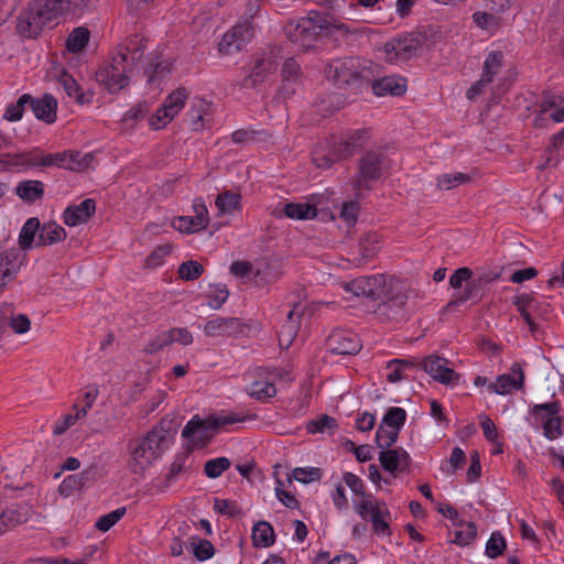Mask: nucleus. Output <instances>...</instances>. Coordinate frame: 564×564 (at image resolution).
Masks as SVG:
<instances>
[{"label": "nucleus", "mask_w": 564, "mask_h": 564, "mask_svg": "<svg viewBox=\"0 0 564 564\" xmlns=\"http://www.w3.org/2000/svg\"><path fill=\"white\" fill-rule=\"evenodd\" d=\"M91 0H35L18 17V32L29 39L37 37L51 23L63 15H79Z\"/></svg>", "instance_id": "obj_1"}, {"label": "nucleus", "mask_w": 564, "mask_h": 564, "mask_svg": "<svg viewBox=\"0 0 564 564\" xmlns=\"http://www.w3.org/2000/svg\"><path fill=\"white\" fill-rule=\"evenodd\" d=\"M286 37L300 48L307 50L314 45L318 36H346L350 33L347 24L328 13L311 10L306 17L290 20L284 26Z\"/></svg>", "instance_id": "obj_2"}, {"label": "nucleus", "mask_w": 564, "mask_h": 564, "mask_svg": "<svg viewBox=\"0 0 564 564\" xmlns=\"http://www.w3.org/2000/svg\"><path fill=\"white\" fill-rule=\"evenodd\" d=\"M165 421L154 426L144 437L131 442L129 447L131 458L129 469L133 474H142L151 464L162 455L167 446L170 436L169 427H165Z\"/></svg>", "instance_id": "obj_3"}, {"label": "nucleus", "mask_w": 564, "mask_h": 564, "mask_svg": "<svg viewBox=\"0 0 564 564\" xmlns=\"http://www.w3.org/2000/svg\"><path fill=\"white\" fill-rule=\"evenodd\" d=\"M256 417V414L241 416L234 412L223 415H209L206 419H200L198 415H195L184 426L182 436L203 447L214 436L212 431H216L228 424L254 420Z\"/></svg>", "instance_id": "obj_4"}, {"label": "nucleus", "mask_w": 564, "mask_h": 564, "mask_svg": "<svg viewBox=\"0 0 564 564\" xmlns=\"http://www.w3.org/2000/svg\"><path fill=\"white\" fill-rule=\"evenodd\" d=\"M325 74L327 79L338 88L359 89L364 82H370L368 70L361 66L358 57L333 59L325 67Z\"/></svg>", "instance_id": "obj_5"}, {"label": "nucleus", "mask_w": 564, "mask_h": 564, "mask_svg": "<svg viewBox=\"0 0 564 564\" xmlns=\"http://www.w3.org/2000/svg\"><path fill=\"white\" fill-rule=\"evenodd\" d=\"M389 166L390 160L383 148L366 151L357 163L354 188L357 191L370 189Z\"/></svg>", "instance_id": "obj_6"}, {"label": "nucleus", "mask_w": 564, "mask_h": 564, "mask_svg": "<svg viewBox=\"0 0 564 564\" xmlns=\"http://www.w3.org/2000/svg\"><path fill=\"white\" fill-rule=\"evenodd\" d=\"M132 67L126 64L123 55H113L110 63L105 64L96 72L97 82L111 93H118L129 84L128 73Z\"/></svg>", "instance_id": "obj_7"}, {"label": "nucleus", "mask_w": 564, "mask_h": 564, "mask_svg": "<svg viewBox=\"0 0 564 564\" xmlns=\"http://www.w3.org/2000/svg\"><path fill=\"white\" fill-rule=\"evenodd\" d=\"M422 46V37L417 33L398 35L384 44L386 59L389 63H401L416 55Z\"/></svg>", "instance_id": "obj_8"}, {"label": "nucleus", "mask_w": 564, "mask_h": 564, "mask_svg": "<svg viewBox=\"0 0 564 564\" xmlns=\"http://www.w3.org/2000/svg\"><path fill=\"white\" fill-rule=\"evenodd\" d=\"M389 278L384 274L360 276L348 282L345 289L355 296H365L371 302H378L379 300L387 299L386 292Z\"/></svg>", "instance_id": "obj_9"}, {"label": "nucleus", "mask_w": 564, "mask_h": 564, "mask_svg": "<svg viewBox=\"0 0 564 564\" xmlns=\"http://www.w3.org/2000/svg\"><path fill=\"white\" fill-rule=\"evenodd\" d=\"M26 262V253L17 247L0 251V294L13 282Z\"/></svg>", "instance_id": "obj_10"}, {"label": "nucleus", "mask_w": 564, "mask_h": 564, "mask_svg": "<svg viewBox=\"0 0 564 564\" xmlns=\"http://www.w3.org/2000/svg\"><path fill=\"white\" fill-rule=\"evenodd\" d=\"M253 36L250 22L238 23L224 34L218 50L224 55H231L243 50Z\"/></svg>", "instance_id": "obj_11"}, {"label": "nucleus", "mask_w": 564, "mask_h": 564, "mask_svg": "<svg viewBox=\"0 0 564 564\" xmlns=\"http://www.w3.org/2000/svg\"><path fill=\"white\" fill-rule=\"evenodd\" d=\"M97 397L98 389L96 387H88V389L83 393V405H79V403L77 402L74 403V413H68L64 415L62 420L55 422L53 427V434L62 435L77 421L84 419L87 415L88 411L93 408Z\"/></svg>", "instance_id": "obj_12"}, {"label": "nucleus", "mask_w": 564, "mask_h": 564, "mask_svg": "<svg viewBox=\"0 0 564 564\" xmlns=\"http://www.w3.org/2000/svg\"><path fill=\"white\" fill-rule=\"evenodd\" d=\"M279 67L273 51L264 53L258 58L250 69V73L239 83L240 88L253 89L262 84L267 77L273 74Z\"/></svg>", "instance_id": "obj_13"}, {"label": "nucleus", "mask_w": 564, "mask_h": 564, "mask_svg": "<svg viewBox=\"0 0 564 564\" xmlns=\"http://www.w3.org/2000/svg\"><path fill=\"white\" fill-rule=\"evenodd\" d=\"M328 351L334 355H356L362 345L358 337L349 330H334L326 340Z\"/></svg>", "instance_id": "obj_14"}, {"label": "nucleus", "mask_w": 564, "mask_h": 564, "mask_svg": "<svg viewBox=\"0 0 564 564\" xmlns=\"http://www.w3.org/2000/svg\"><path fill=\"white\" fill-rule=\"evenodd\" d=\"M422 367L434 380L444 384H456L459 375L448 367V360L431 355L422 361Z\"/></svg>", "instance_id": "obj_15"}, {"label": "nucleus", "mask_w": 564, "mask_h": 564, "mask_svg": "<svg viewBox=\"0 0 564 564\" xmlns=\"http://www.w3.org/2000/svg\"><path fill=\"white\" fill-rule=\"evenodd\" d=\"M378 459L381 467L393 476H397L398 473L409 471L411 465V457L403 447L382 449Z\"/></svg>", "instance_id": "obj_16"}, {"label": "nucleus", "mask_w": 564, "mask_h": 564, "mask_svg": "<svg viewBox=\"0 0 564 564\" xmlns=\"http://www.w3.org/2000/svg\"><path fill=\"white\" fill-rule=\"evenodd\" d=\"M379 250L380 236L377 232H368L359 239L357 250L351 251L350 261L355 265L361 267L368 263Z\"/></svg>", "instance_id": "obj_17"}, {"label": "nucleus", "mask_w": 564, "mask_h": 564, "mask_svg": "<svg viewBox=\"0 0 564 564\" xmlns=\"http://www.w3.org/2000/svg\"><path fill=\"white\" fill-rule=\"evenodd\" d=\"M511 371L513 375H517V377H511L510 375L506 373L498 376L496 382L488 386V390L490 392L503 395L510 393L513 389H522L524 384V372L521 366L519 364H513Z\"/></svg>", "instance_id": "obj_18"}, {"label": "nucleus", "mask_w": 564, "mask_h": 564, "mask_svg": "<svg viewBox=\"0 0 564 564\" xmlns=\"http://www.w3.org/2000/svg\"><path fill=\"white\" fill-rule=\"evenodd\" d=\"M95 212L96 202L91 198H86L78 205L68 206L63 213V221L69 227L86 224Z\"/></svg>", "instance_id": "obj_19"}, {"label": "nucleus", "mask_w": 564, "mask_h": 564, "mask_svg": "<svg viewBox=\"0 0 564 564\" xmlns=\"http://www.w3.org/2000/svg\"><path fill=\"white\" fill-rule=\"evenodd\" d=\"M242 330V323L237 317H221L209 319L204 326L206 336H231Z\"/></svg>", "instance_id": "obj_20"}, {"label": "nucleus", "mask_w": 564, "mask_h": 564, "mask_svg": "<svg viewBox=\"0 0 564 564\" xmlns=\"http://www.w3.org/2000/svg\"><path fill=\"white\" fill-rule=\"evenodd\" d=\"M29 106L36 119L45 123H53L56 120L57 100L50 94L43 95L41 98L31 96Z\"/></svg>", "instance_id": "obj_21"}, {"label": "nucleus", "mask_w": 564, "mask_h": 564, "mask_svg": "<svg viewBox=\"0 0 564 564\" xmlns=\"http://www.w3.org/2000/svg\"><path fill=\"white\" fill-rule=\"evenodd\" d=\"M79 153L72 151L55 152L44 154L41 163L42 167H58L70 171H79L83 164L78 160Z\"/></svg>", "instance_id": "obj_22"}, {"label": "nucleus", "mask_w": 564, "mask_h": 564, "mask_svg": "<svg viewBox=\"0 0 564 564\" xmlns=\"http://www.w3.org/2000/svg\"><path fill=\"white\" fill-rule=\"evenodd\" d=\"M144 42L145 40L142 35L133 34L118 46L116 55H123L126 57V64L133 67L144 54Z\"/></svg>", "instance_id": "obj_23"}, {"label": "nucleus", "mask_w": 564, "mask_h": 564, "mask_svg": "<svg viewBox=\"0 0 564 564\" xmlns=\"http://www.w3.org/2000/svg\"><path fill=\"white\" fill-rule=\"evenodd\" d=\"M368 141V130L359 129L352 131L346 139L335 145L338 156L341 160L349 158L360 149H362Z\"/></svg>", "instance_id": "obj_24"}, {"label": "nucleus", "mask_w": 564, "mask_h": 564, "mask_svg": "<svg viewBox=\"0 0 564 564\" xmlns=\"http://www.w3.org/2000/svg\"><path fill=\"white\" fill-rule=\"evenodd\" d=\"M371 87L377 96H402L406 90V82L402 77L386 76L373 80Z\"/></svg>", "instance_id": "obj_25"}, {"label": "nucleus", "mask_w": 564, "mask_h": 564, "mask_svg": "<svg viewBox=\"0 0 564 564\" xmlns=\"http://www.w3.org/2000/svg\"><path fill=\"white\" fill-rule=\"evenodd\" d=\"M66 230L58 224L50 221L40 227L35 247L52 246L66 239Z\"/></svg>", "instance_id": "obj_26"}, {"label": "nucleus", "mask_w": 564, "mask_h": 564, "mask_svg": "<svg viewBox=\"0 0 564 564\" xmlns=\"http://www.w3.org/2000/svg\"><path fill=\"white\" fill-rule=\"evenodd\" d=\"M15 194L26 203H34L44 196V184L41 181L29 180L19 182Z\"/></svg>", "instance_id": "obj_27"}, {"label": "nucleus", "mask_w": 564, "mask_h": 564, "mask_svg": "<svg viewBox=\"0 0 564 564\" xmlns=\"http://www.w3.org/2000/svg\"><path fill=\"white\" fill-rule=\"evenodd\" d=\"M59 83L65 93L76 100L79 105L91 102L93 94H85L76 79L67 72H63L59 76Z\"/></svg>", "instance_id": "obj_28"}, {"label": "nucleus", "mask_w": 564, "mask_h": 564, "mask_svg": "<svg viewBox=\"0 0 564 564\" xmlns=\"http://www.w3.org/2000/svg\"><path fill=\"white\" fill-rule=\"evenodd\" d=\"M41 223L36 217L29 218L19 235V247L24 253L35 246V237L40 234Z\"/></svg>", "instance_id": "obj_29"}, {"label": "nucleus", "mask_w": 564, "mask_h": 564, "mask_svg": "<svg viewBox=\"0 0 564 564\" xmlns=\"http://www.w3.org/2000/svg\"><path fill=\"white\" fill-rule=\"evenodd\" d=\"M187 97L188 93L183 87L171 93L161 106L163 117H175L183 109Z\"/></svg>", "instance_id": "obj_30"}, {"label": "nucleus", "mask_w": 564, "mask_h": 564, "mask_svg": "<svg viewBox=\"0 0 564 564\" xmlns=\"http://www.w3.org/2000/svg\"><path fill=\"white\" fill-rule=\"evenodd\" d=\"M29 519V508L26 506H11L0 513V522L4 530L14 528Z\"/></svg>", "instance_id": "obj_31"}, {"label": "nucleus", "mask_w": 564, "mask_h": 564, "mask_svg": "<svg viewBox=\"0 0 564 564\" xmlns=\"http://www.w3.org/2000/svg\"><path fill=\"white\" fill-rule=\"evenodd\" d=\"M248 394L259 401H268L276 394V388L273 381H270L265 377H259L254 380L247 389Z\"/></svg>", "instance_id": "obj_32"}, {"label": "nucleus", "mask_w": 564, "mask_h": 564, "mask_svg": "<svg viewBox=\"0 0 564 564\" xmlns=\"http://www.w3.org/2000/svg\"><path fill=\"white\" fill-rule=\"evenodd\" d=\"M386 295L387 299L379 300L378 302L387 305L388 308L394 313L401 311L408 302V294L404 291L395 289L392 278H389L387 283Z\"/></svg>", "instance_id": "obj_33"}, {"label": "nucleus", "mask_w": 564, "mask_h": 564, "mask_svg": "<svg viewBox=\"0 0 564 564\" xmlns=\"http://www.w3.org/2000/svg\"><path fill=\"white\" fill-rule=\"evenodd\" d=\"M252 541L256 547L271 546L275 541L272 525L267 521H259L252 530Z\"/></svg>", "instance_id": "obj_34"}, {"label": "nucleus", "mask_w": 564, "mask_h": 564, "mask_svg": "<svg viewBox=\"0 0 564 564\" xmlns=\"http://www.w3.org/2000/svg\"><path fill=\"white\" fill-rule=\"evenodd\" d=\"M317 208L307 203H289L284 206V215L291 219L306 220L317 217Z\"/></svg>", "instance_id": "obj_35"}, {"label": "nucleus", "mask_w": 564, "mask_h": 564, "mask_svg": "<svg viewBox=\"0 0 564 564\" xmlns=\"http://www.w3.org/2000/svg\"><path fill=\"white\" fill-rule=\"evenodd\" d=\"M503 66V54L500 51L490 52L482 66L481 78L482 82L491 83L494 77L499 74Z\"/></svg>", "instance_id": "obj_36"}, {"label": "nucleus", "mask_w": 564, "mask_h": 564, "mask_svg": "<svg viewBox=\"0 0 564 564\" xmlns=\"http://www.w3.org/2000/svg\"><path fill=\"white\" fill-rule=\"evenodd\" d=\"M337 427L336 419L328 414H323L315 420L308 421L306 424V430L310 434L328 433L332 435Z\"/></svg>", "instance_id": "obj_37"}, {"label": "nucleus", "mask_w": 564, "mask_h": 564, "mask_svg": "<svg viewBox=\"0 0 564 564\" xmlns=\"http://www.w3.org/2000/svg\"><path fill=\"white\" fill-rule=\"evenodd\" d=\"M90 33L84 26L75 28L66 40V47L70 53L82 52L88 44Z\"/></svg>", "instance_id": "obj_38"}, {"label": "nucleus", "mask_w": 564, "mask_h": 564, "mask_svg": "<svg viewBox=\"0 0 564 564\" xmlns=\"http://www.w3.org/2000/svg\"><path fill=\"white\" fill-rule=\"evenodd\" d=\"M489 281V279L479 278L468 282L463 293L457 296L454 303H462L469 300L479 301L484 294V285Z\"/></svg>", "instance_id": "obj_39"}, {"label": "nucleus", "mask_w": 564, "mask_h": 564, "mask_svg": "<svg viewBox=\"0 0 564 564\" xmlns=\"http://www.w3.org/2000/svg\"><path fill=\"white\" fill-rule=\"evenodd\" d=\"M470 181V176L466 173H444L436 178L437 187L443 191H449Z\"/></svg>", "instance_id": "obj_40"}, {"label": "nucleus", "mask_w": 564, "mask_h": 564, "mask_svg": "<svg viewBox=\"0 0 564 564\" xmlns=\"http://www.w3.org/2000/svg\"><path fill=\"white\" fill-rule=\"evenodd\" d=\"M171 70V63L166 61H151L144 70V75L148 77V82L152 84L163 79Z\"/></svg>", "instance_id": "obj_41"}, {"label": "nucleus", "mask_w": 564, "mask_h": 564, "mask_svg": "<svg viewBox=\"0 0 564 564\" xmlns=\"http://www.w3.org/2000/svg\"><path fill=\"white\" fill-rule=\"evenodd\" d=\"M29 100H31L30 94H24L19 97L15 102L9 104L6 108L3 119L10 122H15L22 119L25 106H29Z\"/></svg>", "instance_id": "obj_42"}, {"label": "nucleus", "mask_w": 564, "mask_h": 564, "mask_svg": "<svg viewBox=\"0 0 564 564\" xmlns=\"http://www.w3.org/2000/svg\"><path fill=\"white\" fill-rule=\"evenodd\" d=\"M406 420V412L402 408H390L382 419L381 425L400 432Z\"/></svg>", "instance_id": "obj_43"}, {"label": "nucleus", "mask_w": 564, "mask_h": 564, "mask_svg": "<svg viewBox=\"0 0 564 564\" xmlns=\"http://www.w3.org/2000/svg\"><path fill=\"white\" fill-rule=\"evenodd\" d=\"M240 198L239 194L226 191L217 196L215 204L219 213L231 214L239 208Z\"/></svg>", "instance_id": "obj_44"}, {"label": "nucleus", "mask_w": 564, "mask_h": 564, "mask_svg": "<svg viewBox=\"0 0 564 564\" xmlns=\"http://www.w3.org/2000/svg\"><path fill=\"white\" fill-rule=\"evenodd\" d=\"M498 12L492 11H478L473 14L475 24L484 30L497 29L501 24V18Z\"/></svg>", "instance_id": "obj_45"}, {"label": "nucleus", "mask_w": 564, "mask_h": 564, "mask_svg": "<svg viewBox=\"0 0 564 564\" xmlns=\"http://www.w3.org/2000/svg\"><path fill=\"white\" fill-rule=\"evenodd\" d=\"M229 296V291L226 284H214L209 285V291L207 293L208 305L213 310H219L223 304L227 301Z\"/></svg>", "instance_id": "obj_46"}, {"label": "nucleus", "mask_w": 564, "mask_h": 564, "mask_svg": "<svg viewBox=\"0 0 564 564\" xmlns=\"http://www.w3.org/2000/svg\"><path fill=\"white\" fill-rule=\"evenodd\" d=\"M191 545L193 547L194 556L198 561H206L215 554V547L210 541L200 539L198 536L192 538Z\"/></svg>", "instance_id": "obj_47"}, {"label": "nucleus", "mask_w": 564, "mask_h": 564, "mask_svg": "<svg viewBox=\"0 0 564 564\" xmlns=\"http://www.w3.org/2000/svg\"><path fill=\"white\" fill-rule=\"evenodd\" d=\"M564 144V128L552 135L551 144L546 149V158L544 163L540 166L541 170L547 169L550 166H555L558 163V158L553 155L554 151H558L560 148Z\"/></svg>", "instance_id": "obj_48"}, {"label": "nucleus", "mask_w": 564, "mask_h": 564, "mask_svg": "<svg viewBox=\"0 0 564 564\" xmlns=\"http://www.w3.org/2000/svg\"><path fill=\"white\" fill-rule=\"evenodd\" d=\"M458 530L455 531L454 543L466 546L469 545L477 536V527L474 522L459 524Z\"/></svg>", "instance_id": "obj_49"}, {"label": "nucleus", "mask_w": 564, "mask_h": 564, "mask_svg": "<svg viewBox=\"0 0 564 564\" xmlns=\"http://www.w3.org/2000/svg\"><path fill=\"white\" fill-rule=\"evenodd\" d=\"M231 463L227 457H217L209 459L204 465V473L208 478H218L230 467Z\"/></svg>", "instance_id": "obj_50"}, {"label": "nucleus", "mask_w": 564, "mask_h": 564, "mask_svg": "<svg viewBox=\"0 0 564 564\" xmlns=\"http://www.w3.org/2000/svg\"><path fill=\"white\" fill-rule=\"evenodd\" d=\"M389 510L386 507V503L382 502V506L375 510L371 518L369 519L372 523V529L377 534H390V528L388 522L384 520V517H389Z\"/></svg>", "instance_id": "obj_51"}, {"label": "nucleus", "mask_w": 564, "mask_h": 564, "mask_svg": "<svg viewBox=\"0 0 564 564\" xmlns=\"http://www.w3.org/2000/svg\"><path fill=\"white\" fill-rule=\"evenodd\" d=\"M399 433L400 432L386 427L384 425H380L376 433L377 446L381 449L392 447L398 441Z\"/></svg>", "instance_id": "obj_52"}, {"label": "nucleus", "mask_w": 564, "mask_h": 564, "mask_svg": "<svg viewBox=\"0 0 564 564\" xmlns=\"http://www.w3.org/2000/svg\"><path fill=\"white\" fill-rule=\"evenodd\" d=\"M416 364L414 361L408 359H393L388 362V368H391V371L388 373L387 379L391 383H397L401 381L404 376L403 371L408 367H413Z\"/></svg>", "instance_id": "obj_53"}, {"label": "nucleus", "mask_w": 564, "mask_h": 564, "mask_svg": "<svg viewBox=\"0 0 564 564\" xmlns=\"http://www.w3.org/2000/svg\"><path fill=\"white\" fill-rule=\"evenodd\" d=\"M204 272V267L194 260L183 262L178 267V275L182 280L194 281L197 280Z\"/></svg>", "instance_id": "obj_54"}, {"label": "nucleus", "mask_w": 564, "mask_h": 564, "mask_svg": "<svg viewBox=\"0 0 564 564\" xmlns=\"http://www.w3.org/2000/svg\"><path fill=\"white\" fill-rule=\"evenodd\" d=\"M171 344L172 337L169 330H165L151 338L144 346L143 351L149 355H154Z\"/></svg>", "instance_id": "obj_55"}, {"label": "nucleus", "mask_w": 564, "mask_h": 564, "mask_svg": "<svg viewBox=\"0 0 564 564\" xmlns=\"http://www.w3.org/2000/svg\"><path fill=\"white\" fill-rule=\"evenodd\" d=\"M126 507L118 508L107 514L101 516L95 527L102 532L110 530L126 513Z\"/></svg>", "instance_id": "obj_56"}, {"label": "nucleus", "mask_w": 564, "mask_h": 564, "mask_svg": "<svg viewBox=\"0 0 564 564\" xmlns=\"http://www.w3.org/2000/svg\"><path fill=\"white\" fill-rule=\"evenodd\" d=\"M543 434L547 440H556L563 435L562 419L560 416L546 417L541 421Z\"/></svg>", "instance_id": "obj_57"}, {"label": "nucleus", "mask_w": 564, "mask_h": 564, "mask_svg": "<svg viewBox=\"0 0 564 564\" xmlns=\"http://www.w3.org/2000/svg\"><path fill=\"white\" fill-rule=\"evenodd\" d=\"M506 549V540L500 532H494L486 544V555L496 558L501 555Z\"/></svg>", "instance_id": "obj_58"}, {"label": "nucleus", "mask_w": 564, "mask_h": 564, "mask_svg": "<svg viewBox=\"0 0 564 564\" xmlns=\"http://www.w3.org/2000/svg\"><path fill=\"white\" fill-rule=\"evenodd\" d=\"M197 221L195 216H181L173 221V226L176 230L185 234L206 229V227H200Z\"/></svg>", "instance_id": "obj_59"}, {"label": "nucleus", "mask_w": 564, "mask_h": 564, "mask_svg": "<svg viewBox=\"0 0 564 564\" xmlns=\"http://www.w3.org/2000/svg\"><path fill=\"white\" fill-rule=\"evenodd\" d=\"M323 476L322 469L317 467L302 468L297 467L293 470V477L296 481L308 484L312 481L321 480Z\"/></svg>", "instance_id": "obj_60"}, {"label": "nucleus", "mask_w": 564, "mask_h": 564, "mask_svg": "<svg viewBox=\"0 0 564 564\" xmlns=\"http://www.w3.org/2000/svg\"><path fill=\"white\" fill-rule=\"evenodd\" d=\"M281 76L283 82H297L301 77L300 64L293 57L286 58L282 65Z\"/></svg>", "instance_id": "obj_61"}, {"label": "nucleus", "mask_w": 564, "mask_h": 564, "mask_svg": "<svg viewBox=\"0 0 564 564\" xmlns=\"http://www.w3.org/2000/svg\"><path fill=\"white\" fill-rule=\"evenodd\" d=\"M560 405L557 402H550L544 404H535L532 409V413L536 420L542 421L546 417L558 416Z\"/></svg>", "instance_id": "obj_62"}, {"label": "nucleus", "mask_w": 564, "mask_h": 564, "mask_svg": "<svg viewBox=\"0 0 564 564\" xmlns=\"http://www.w3.org/2000/svg\"><path fill=\"white\" fill-rule=\"evenodd\" d=\"M149 111L147 102H139L134 107L130 108L124 116L122 117V121L126 124L134 126L137 121L143 118Z\"/></svg>", "instance_id": "obj_63"}, {"label": "nucleus", "mask_w": 564, "mask_h": 564, "mask_svg": "<svg viewBox=\"0 0 564 564\" xmlns=\"http://www.w3.org/2000/svg\"><path fill=\"white\" fill-rule=\"evenodd\" d=\"M214 508L218 513L227 514L229 517H235L242 513L241 508L237 505L236 501L227 499H215Z\"/></svg>", "instance_id": "obj_64"}]
</instances>
